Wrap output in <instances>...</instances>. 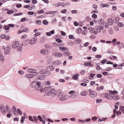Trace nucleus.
<instances>
[{"label":"nucleus","instance_id":"obj_1","mask_svg":"<svg viewBox=\"0 0 124 124\" xmlns=\"http://www.w3.org/2000/svg\"><path fill=\"white\" fill-rule=\"evenodd\" d=\"M69 93L70 94H71L69 97L70 99H73L75 98L78 96L79 93L77 91H75L74 90L70 91L69 92Z\"/></svg>","mask_w":124,"mask_h":124},{"label":"nucleus","instance_id":"obj_2","mask_svg":"<svg viewBox=\"0 0 124 124\" xmlns=\"http://www.w3.org/2000/svg\"><path fill=\"white\" fill-rule=\"evenodd\" d=\"M41 84V82L37 80H34L31 83L30 87L33 88L35 87L36 85L37 86H40Z\"/></svg>","mask_w":124,"mask_h":124},{"label":"nucleus","instance_id":"obj_3","mask_svg":"<svg viewBox=\"0 0 124 124\" xmlns=\"http://www.w3.org/2000/svg\"><path fill=\"white\" fill-rule=\"evenodd\" d=\"M6 108L7 109V112L9 113L7 114V117L8 118H10V117L12 116V115L11 110L9 108V107L8 106H6Z\"/></svg>","mask_w":124,"mask_h":124},{"label":"nucleus","instance_id":"obj_4","mask_svg":"<svg viewBox=\"0 0 124 124\" xmlns=\"http://www.w3.org/2000/svg\"><path fill=\"white\" fill-rule=\"evenodd\" d=\"M46 59L47 61V62L48 64L52 63L53 57L50 55H48L46 56Z\"/></svg>","mask_w":124,"mask_h":124},{"label":"nucleus","instance_id":"obj_5","mask_svg":"<svg viewBox=\"0 0 124 124\" xmlns=\"http://www.w3.org/2000/svg\"><path fill=\"white\" fill-rule=\"evenodd\" d=\"M40 53L41 54L44 55H47L49 54L48 51L45 49H43L41 50Z\"/></svg>","mask_w":124,"mask_h":124},{"label":"nucleus","instance_id":"obj_6","mask_svg":"<svg viewBox=\"0 0 124 124\" xmlns=\"http://www.w3.org/2000/svg\"><path fill=\"white\" fill-rule=\"evenodd\" d=\"M19 45V42L17 41H14L12 43V47L14 49L17 48Z\"/></svg>","mask_w":124,"mask_h":124},{"label":"nucleus","instance_id":"obj_7","mask_svg":"<svg viewBox=\"0 0 124 124\" xmlns=\"http://www.w3.org/2000/svg\"><path fill=\"white\" fill-rule=\"evenodd\" d=\"M37 39L36 38H33L29 40V43L32 45L34 44L37 42Z\"/></svg>","mask_w":124,"mask_h":124},{"label":"nucleus","instance_id":"obj_8","mask_svg":"<svg viewBox=\"0 0 124 124\" xmlns=\"http://www.w3.org/2000/svg\"><path fill=\"white\" fill-rule=\"evenodd\" d=\"M89 95L92 98H94L97 95L96 92L94 91H93L89 93Z\"/></svg>","mask_w":124,"mask_h":124},{"label":"nucleus","instance_id":"obj_9","mask_svg":"<svg viewBox=\"0 0 124 124\" xmlns=\"http://www.w3.org/2000/svg\"><path fill=\"white\" fill-rule=\"evenodd\" d=\"M55 90L54 88H52L50 89L47 92V95L48 96H50L54 92Z\"/></svg>","mask_w":124,"mask_h":124},{"label":"nucleus","instance_id":"obj_10","mask_svg":"<svg viewBox=\"0 0 124 124\" xmlns=\"http://www.w3.org/2000/svg\"><path fill=\"white\" fill-rule=\"evenodd\" d=\"M103 28L102 26L99 25L96 26L95 27L96 29L97 32H100L101 31V29Z\"/></svg>","mask_w":124,"mask_h":124},{"label":"nucleus","instance_id":"obj_11","mask_svg":"<svg viewBox=\"0 0 124 124\" xmlns=\"http://www.w3.org/2000/svg\"><path fill=\"white\" fill-rule=\"evenodd\" d=\"M0 110L1 112L3 114H5L7 111V109L6 107H4L3 106H1L0 107Z\"/></svg>","mask_w":124,"mask_h":124},{"label":"nucleus","instance_id":"obj_12","mask_svg":"<svg viewBox=\"0 0 124 124\" xmlns=\"http://www.w3.org/2000/svg\"><path fill=\"white\" fill-rule=\"evenodd\" d=\"M49 88L48 86H46L41 88L40 90V92L43 93L46 92L48 90Z\"/></svg>","mask_w":124,"mask_h":124},{"label":"nucleus","instance_id":"obj_13","mask_svg":"<svg viewBox=\"0 0 124 124\" xmlns=\"http://www.w3.org/2000/svg\"><path fill=\"white\" fill-rule=\"evenodd\" d=\"M10 49L9 47H6V49L4 50V53L5 54H8L10 52Z\"/></svg>","mask_w":124,"mask_h":124},{"label":"nucleus","instance_id":"obj_14","mask_svg":"<svg viewBox=\"0 0 124 124\" xmlns=\"http://www.w3.org/2000/svg\"><path fill=\"white\" fill-rule=\"evenodd\" d=\"M12 109L13 113L16 116H17L18 115V114L17 112L16 107L14 106H13Z\"/></svg>","mask_w":124,"mask_h":124},{"label":"nucleus","instance_id":"obj_15","mask_svg":"<svg viewBox=\"0 0 124 124\" xmlns=\"http://www.w3.org/2000/svg\"><path fill=\"white\" fill-rule=\"evenodd\" d=\"M112 95H111L110 93H107L105 94V97L108 99H112Z\"/></svg>","mask_w":124,"mask_h":124},{"label":"nucleus","instance_id":"obj_16","mask_svg":"<svg viewBox=\"0 0 124 124\" xmlns=\"http://www.w3.org/2000/svg\"><path fill=\"white\" fill-rule=\"evenodd\" d=\"M36 78L37 80H41L44 79L45 77L43 75H40L37 76Z\"/></svg>","mask_w":124,"mask_h":124},{"label":"nucleus","instance_id":"obj_17","mask_svg":"<svg viewBox=\"0 0 124 124\" xmlns=\"http://www.w3.org/2000/svg\"><path fill=\"white\" fill-rule=\"evenodd\" d=\"M54 69V67L53 66H50L47 67L46 70L48 71L53 70Z\"/></svg>","mask_w":124,"mask_h":124},{"label":"nucleus","instance_id":"obj_18","mask_svg":"<svg viewBox=\"0 0 124 124\" xmlns=\"http://www.w3.org/2000/svg\"><path fill=\"white\" fill-rule=\"evenodd\" d=\"M62 93V92L61 90L60 89H58L56 91V93L55 94L56 95L60 96L61 95Z\"/></svg>","mask_w":124,"mask_h":124},{"label":"nucleus","instance_id":"obj_19","mask_svg":"<svg viewBox=\"0 0 124 124\" xmlns=\"http://www.w3.org/2000/svg\"><path fill=\"white\" fill-rule=\"evenodd\" d=\"M112 99H113L114 100H116L119 99V97L116 95L114 94L112 95Z\"/></svg>","mask_w":124,"mask_h":124},{"label":"nucleus","instance_id":"obj_20","mask_svg":"<svg viewBox=\"0 0 124 124\" xmlns=\"http://www.w3.org/2000/svg\"><path fill=\"white\" fill-rule=\"evenodd\" d=\"M59 49L61 50L63 52H64L65 51H68V49L66 47H59Z\"/></svg>","mask_w":124,"mask_h":124},{"label":"nucleus","instance_id":"obj_21","mask_svg":"<svg viewBox=\"0 0 124 124\" xmlns=\"http://www.w3.org/2000/svg\"><path fill=\"white\" fill-rule=\"evenodd\" d=\"M61 63V62L60 61H57L53 62V65L54 66H56L59 65Z\"/></svg>","mask_w":124,"mask_h":124},{"label":"nucleus","instance_id":"obj_22","mask_svg":"<svg viewBox=\"0 0 124 124\" xmlns=\"http://www.w3.org/2000/svg\"><path fill=\"white\" fill-rule=\"evenodd\" d=\"M54 55L56 57H58L62 56V54L61 53L58 52L55 53Z\"/></svg>","mask_w":124,"mask_h":124},{"label":"nucleus","instance_id":"obj_23","mask_svg":"<svg viewBox=\"0 0 124 124\" xmlns=\"http://www.w3.org/2000/svg\"><path fill=\"white\" fill-rule=\"evenodd\" d=\"M107 23L110 25H111L113 24V21L111 18H108L107 20Z\"/></svg>","mask_w":124,"mask_h":124},{"label":"nucleus","instance_id":"obj_24","mask_svg":"<svg viewBox=\"0 0 124 124\" xmlns=\"http://www.w3.org/2000/svg\"><path fill=\"white\" fill-rule=\"evenodd\" d=\"M41 89V87L40 86H37L35 87L34 88V90L36 91H39L40 92V90Z\"/></svg>","mask_w":124,"mask_h":124},{"label":"nucleus","instance_id":"obj_25","mask_svg":"<svg viewBox=\"0 0 124 124\" xmlns=\"http://www.w3.org/2000/svg\"><path fill=\"white\" fill-rule=\"evenodd\" d=\"M68 99L67 97V96H64L61 97L59 100L61 101H64L65 100H67Z\"/></svg>","mask_w":124,"mask_h":124},{"label":"nucleus","instance_id":"obj_26","mask_svg":"<svg viewBox=\"0 0 124 124\" xmlns=\"http://www.w3.org/2000/svg\"><path fill=\"white\" fill-rule=\"evenodd\" d=\"M58 13V12L57 11H49L48 13H47L46 14H51L53 15H55Z\"/></svg>","mask_w":124,"mask_h":124},{"label":"nucleus","instance_id":"obj_27","mask_svg":"<svg viewBox=\"0 0 124 124\" xmlns=\"http://www.w3.org/2000/svg\"><path fill=\"white\" fill-rule=\"evenodd\" d=\"M90 32L93 34H97L96 31H95V29L93 28H91L89 29Z\"/></svg>","mask_w":124,"mask_h":124},{"label":"nucleus","instance_id":"obj_28","mask_svg":"<svg viewBox=\"0 0 124 124\" xmlns=\"http://www.w3.org/2000/svg\"><path fill=\"white\" fill-rule=\"evenodd\" d=\"M100 6L101 8H103L105 7H109V5L108 4H101L100 5Z\"/></svg>","mask_w":124,"mask_h":124},{"label":"nucleus","instance_id":"obj_29","mask_svg":"<svg viewBox=\"0 0 124 124\" xmlns=\"http://www.w3.org/2000/svg\"><path fill=\"white\" fill-rule=\"evenodd\" d=\"M22 46H23L22 45L20 44L17 47V50L18 51H21L22 50Z\"/></svg>","mask_w":124,"mask_h":124},{"label":"nucleus","instance_id":"obj_30","mask_svg":"<svg viewBox=\"0 0 124 124\" xmlns=\"http://www.w3.org/2000/svg\"><path fill=\"white\" fill-rule=\"evenodd\" d=\"M35 71V69L31 68L28 69L27 70V71L28 72L30 73H32Z\"/></svg>","mask_w":124,"mask_h":124},{"label":"nucleus","instance_id":"obj_31","mask_svg":"<svg viewBox=\"0 0 124 124\" xmlns=\"http://www.w3.org/2000/svg\"><path fill=\"white\" fill-rule=\"evenodd\" d=\"M25 77L28 78H31L32 77L31 74H26Z\"/></svg>","mask_w":124,"mask_h":124},{"label":"nucleus","instance_id":"obj_32","mask_svg":"<svg viewBox=\"0 0 124 124\" xmlns=\"http://www.w3.org/2000/svg\"><path fill=\"white\" fill-rule=\"evenodd\" d=\"M98 22L99 24H103L104 23V19H101L99 20L98 21Z\"/></svg>","mask_w":124,"mask_h":124},{"label":"nucleus","instance_id":"obj_33","mask_svg":"<svg viewBox=\"0 0 124 124\" xmlns=\"http://www.w3.org/2000/svg\"><path fill=\"white\" fill-rule=\"evenodd\" d=\"M109 92L110 94L112 95V96L113 95L115 94H116L117 93V92L116 91H112L111 90H109Z\"/></svg>","mask_w":124,"mask_h":124},{"label":"nucleus","instance_id":"obj_34","mask_svg":"<svg viewBox=\"0 0 124 124\" xmlns=\"http://www.w3.org/2000/svg\"><path fill=\"white\" fill-rule=\"evenodd\" d=\"M39 73L36 72V70H35V71L32 73V74H31L32 77L33 76H35L39 74Z\"/></svg>","mask_w":124,"mask_h":124},{"label":"nucleus","instance_id":"obj_35","mask_svg":"<svg viewBox=\"0 0 124 124\" xmlns=\"http://www.w3.org/2000/svg\"><path fill=\"white\" fill-rule=\"evenodd\" d=\"M88 93L86 91H85L81 92L80 93L81 95L85 96Z\"/></svg>","mask_w":124,"mask_h":124},{"label":"nucleus","instance_id":"obj_36","mask_svg":"<svg viewBox=\"0 0 124 124\" xmlns=\"http://www.w3.org/2000/svg\"><path fill=\"white\" fill-rule=\"evenodd\" d=\"M0 60L3 62L4 61V57L2 54H0Z\"/></svg>","mask_w":124,"mask_h":124},{"label":"nucleus","instance_id":"obj_37","mask_svg":"<svg viewBox=\"0 0 124 124\" xmlns=\"http://www.w3.org/2000/svg\"><path fill=\"white\" fill-rule=\"evenodd\" d=\"M65 51V52L63 53V54L64 55L67 56L70 54V53L69 52Z\"/></svg>","mask_w":124,"mask_h":124},{"label":"nucleus","instance_id":"obj_38","mask_svg":"<svg viewBox=\"0 0 124 124\" xmlns=\"http://www.w3.org/2000/svg\"><path fill=\"white\" fill-rule=\"evenodd\" d=\"M79 76L78 74H76L73 76V78L74 79L76 80L78 78V77Z\"/></svg>","mask_w":124,"mask_h":124},{"label":"nucleus","instance_id":"obj_39","mask_svg":"<svg viewBox=\"0 0 124 124\" xmlns=\"http://www.w3.org/2000/svg\"><path fill=\"white\" fill-rule=\"evenodd\" d=\"M119 21V17H115L114 18V21L116 22H118Z\"/></svg>","mask_w":124,"mask_h":124},{"label":"nucleus","instance_id":"obj_40","mask_svg":"<svg viewBox=\"0 0 124 124\" xmlns=\"http://www.w3.org/2000/svg\"><path fill=\"white\" fill-rule=\"evenodd\" d=\"M82 31L81 29L80 28H79L76 30V32L78 33H80Z\"/></svg>","mask_w":124,"mask_h":124},{"label":"nucleus","instance_id":"obj_41","mask_svg":"<svg viewBox=\"0 0 124 124\" xmlns=\"http://www.w3.org/2000/svg\"><path fill=\"white\" fill-rule=\"evenodd\" d=\"M67 11V10L66 9H63L61 10V12L62 14H65L66 13Z\"/></svg>","mask_w":124,"mask_h":124},{"label":"nucleus","instance_id":"obj_42","mask_svg":"<svg viewBox=\"0 0 124 124\" xmlns=\"http://www.w3.org/2000/svg\"><path fill=\"white\" fill-rule=\"evenodd\" d=\"M26 117L22 116L21 118L20 122L21 123L23 124L24 122V120L25 118Z\"/></svg>","mask_w":124,"mask_h":124},{"label":"nucleus","instance_id":"obj_43","mask_svg":"<svg viewBox=\"0 0 124 124\" xmlns=\"http://www.w3.org/2000/svg\"><path fill=\"white\" fill-rule=\"evenodd\" d=\"M100 64L99 63H97L96 64V69L97 70H100L101 69V68L100 67L99 65Z\"/></svg>","mask_w":124,"mask_h":124},{"label":"nucleus","instance_id":"obj_44","mask_svg":"<svg viewBox=\"0 0 124 124\" xmlns=\"http://www.w3.org/2000/svg\"><path fill=\"white\" fill-rule=\"evenodd\" d=\"M35 23L38 25H40L41 24V21L40 20H36Z\"/></svg>","mask_w":124,"mask_h":124},{"label":"nucleus","instance_id":"obj_45","mask_svg":"<svg viewBox=\"0 0 124 124\" xmlns=\"http://www.w3.org/2000/svg\"><path fill=\"white\" fill-rule=\"evenodd\" d=\"M43 23L44 25H47L48 22L46 20H44L43 21Z\"/></svg>","mask_w":124,"mask_h":124},{"label":"nucleus","instance_id":"obj_46","mask_svg":"<svg viewBox=\"0 0 124 124\" xmlns=\"http://www.w3.org/2000/svg\"><path fill=\"white\" fill-rule=\"evenodd\" d=\"M108 32L110 34H112L113 33V30L112 28H109L108 30Z\"/></svg>","mask_w":124,"mask_h":124},{"label":"nucleus","instance_id":"obj_47","mask_svg":"<svg viewBox=\"0 0 124 124\" xmlns=\"http://www.w3.org/2000/svg\"><path fill=\"white\" fill-rule=\"evenodd\" d=\"M104 88L103 87V86H101L100 87H97L96 89L98 90H102Z\"/></svg>","mask_w":124,"mask_h":124},{"label":"nucleus","instance_id":"obj_48","mask_svg":"<svg viewBox=\"0 0 124 124\" xmlns=\"http://www.w3.org/2000/svg\"><path fill=\"white\" fill-rule=\"evenodd\" d=\"M118 26L120 27H122L124 26V24L122 23H119L118 24Z\"/></svg>","mask_w":124,"mask_h":124},{"label":"nucleus","instance_id":"obj_49","mask_svg":"<svg viewBox=\"0 0 124 124\" xmlns=\"http://www.w3.org/2000/svg\"><path fill=\"white\" fill-rule=\"evenodd\" d=\"M40 32H38L35 33V34H34L33 35V37H36L37 36L40 35Z\"/></svg>","mask_w":124,"mask_h":124},{"label":"nucleus","instance_id":"obj_50","mask_svg":"<svg viewBox=\"0 0 124 124\" xmlns=\"http://www.w3.org/2000/svg\"><path fill=\"white\" fill-rule=\"evenodd\" d=\"M46 72L45 70H42L39 71V73L41 74H44Z\"/></svg>","mask_w":124,"mask_h":124},{"label":"nucleus","instance_id":"obj_51","mask_svg":"<svg viewBox=\"0 0 124 124\" xmlns=\"http://www.w3.org/2000/svg\"><path fill=\"white\" fill-rule=\"evenodd\" d=\"M17 111L19 115H21L22 114V112L21 110L20 109L18 108L17 109Z\"/></svg>","mask_w":124,"mask_h":124},{"label":"nucleus","instance_id":"obj_52","mask_svg":"<svg viewBox=\"0 0 124 124\" xmlns=\"http://www.w3.org/2000/svg\"><path fill=\"white\" fill-rule=\"evenodd\" d=\"M109 58L111 59L112 60H114L115 59H116L117 58V57L115 56H114L112 55H111L109 57Z\"/></svg>","mask_w":124,"mask_h":124},{"label":"nucleus","instance_id":"obj_53","mask_svg":"<svg viewBox=\"0 0 124 124\" xmlns=\"http://www.w3.org/2000/svg\"><path fill=\"white\" fill-rule=\"evenodd\" d=\"M71 13L72 14H76L77 13V12L76 10H72L71 11Z\"/></svg>","mask_w":124,"mask_h":124},{"label":"nucleus","instance_id":"obj_54","mask_svg":"<svg viewBox=\"0 0 124 124\" xmlns=\"http://www.w3.org/2000/svg\"><path fill=\"white\" fill-rule=\"evenodd\" d=\"M57 22V20L56 19H54L52 21L51 23L53 24H55Z\"/></svg>","mask_w":124,"mask_h":124},{"label":"nucleus","instance_id":"obj_55","mask_svg":"<svg viewBox=\"0 0 124 124\" xmlns=\"http://www.w3.org/2000/svg\"><path fill=\"white\" fill-rule=\"evenodd\" d=\"M6 37V35L5 34H2L0 36V38L1 39H3L5 38Z\"/></svg>","mask_w":124,"mask_h":124},{"label":"nucleus","instance_id":"obj_56","mask_svg":"<svg viewBox=\"0 0 124 124\" xmlns=\"http://www.w3.org/2000/svg\"><path fill=\"white\" fill-rule=\"evenodd\" d=\"M54 6L56 7H58L60 6V2L55 3L54 4Z\"/></svg>","mask_w":124,"mask_h":124},{"label":"nucleus","instance_id":"obj_57","mask_svg":"<svg viewBox=\"0 0 124 124\" xmlns=\"http://www.w3.org/2000/svg\"><path fill=\"white\" fill-rule=\"evenodd\" d=\"M14 12V11L12 10H10L7 12L8 14H10Z\"/></svg>","mask_w":124,"mask_h":124},{"label":"nucleus","instance_id":"obj_58","mask_svg":"<svg viewBox=\"0 0 124 124\" xmlns=\"http://www.w3.org/2000/svg\"><path fill=\"white\" fill-rule=\"evenodd\" d=\"M29 120L30 121H33L34 120L32 117L31 116H29Z\"/></svg>","mask_w":124,"mask_h":124},{"label":"nucleus","instance_id":"obj_59","mask_svg":"<svg viewBox=\"0 0 124 124\" xmlns=\"http://www.w3.org/2000/svg\"><path fill=\"white\" fill-rule=\"evenodd\" d=\"M44 83L45 84V85H49L50 83L49 81H45L44 82Z\"/></svg>","mask_w":124,"mask_h":124},{"label":"nucleus","instance_id":"obj_60","mask_svg":"<svg viewBox=\"0 0 124 124\" xmlns=\"http://www.w3.org/2000/svg\"><path fill=\"white\" fill-rule=\"evenodd\" d=\"M92 16L93 18L96 19L97 18V15L96 14H93L92 15Z\"/></svg>","mask_w":124,"mask_h":124},{"label":"nucleus","instance_id":"obj_61","mask_svg":"<svg viewBox=\"0 0 124 124\" xmlns=\"http://www.w3.org/2000/svg\"><path fill=\"white\" fill-rule=\"evenodd\" d=\"M68 44L70 46H71L74 44V43L72 42H69L68 43Z\"/></svg>","mask_w":124,"mask_h":124},{"label":"nucleus","instance_id":"obj_62","mask_svg":"<svg viewBox=\"0 0 124 124\" xmlns=\"http://www.w3.org/2000/svg\"><path fill=\"white\" fill-rule=\"evenodd\" d=\"M10 38V37L8 35H7L6 36V37H5V38L4 39H5L7 40H9Z\"/></svg>","mask_w":124,"mask_h":124},{"label":"nucleus","instance_id":"obj_63","mask_svg":"<svg viewBox=\"0 0 124 124\" xmlns=\"http://www.w3.org/2000/svg\"><path fill=\"white\" fill-rule=\"evenodd\" d=\"M103 24L104 25V26L105 28H107L108 27V25L107 23L104 22Z\"/></svg>","mask_w":124,"mask_h":124},{"label":"nucleus","instance_id":"obj_64","mask_svg":"<svg viewBox=\"0 0 124 124\" xmlns=\"http://www.w3.org/2000/svg\"><path fill=\"white\" fill-rule=\"evenodd\" d=\"M18 72L19 74H20L21 75H22L24 73V72L23 71H21L20 70H19L18 71Z\"/></svg>","mask_w":124,"mask_h":124}]
</instances>
